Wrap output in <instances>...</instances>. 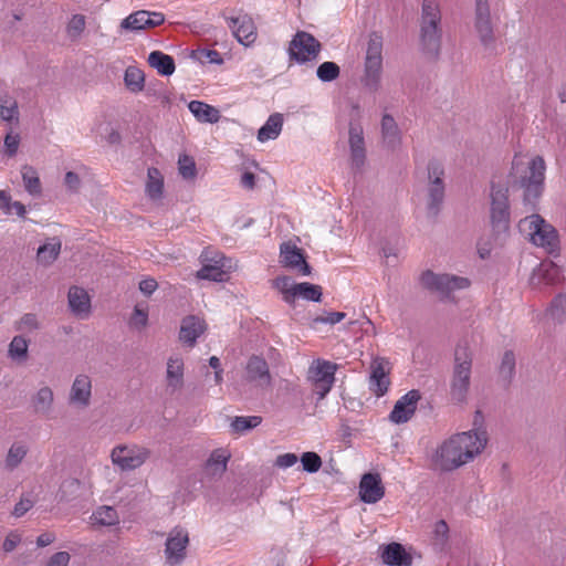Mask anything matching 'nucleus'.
<instances>
[{
	"instance_id": "obj_1",
	"label": "nucleus",
	"mask_w": 566,
	"mask_h": 566,
	"mask_svg": "<svg viewBox=\"0 0 566 566\" xmlns=\"http://www.w3.org/2000/svg\"><path fill=\"white\" fill-rule=\"evenodd\" d=\"M488 442L486 432L467 431L451 436L436 450L432 462L441 471L455 470L480 454Z\"/></svg>"
},
{
	"instance_id": "obj_2",
	"label": "nucleus",
	"mask_w": 566,
	"mask_h": 566,
	"mask_svg": "<svg viewBox=\"0 0 566 566\" xmlns=\"http://www.w3.org/2000/svg\"><path fill=\"white\" fill-rule=\"evenodd\" d=\"M518 229L534 245L553 254L559 249L558 234L555 228L539 214H531L518 222Z\"/></svg>"
},
{
	"instance_id": "obj_3",
	"label": "nucleus",
	"mask_w": 566,
	"mask_h": 566,
	"mask_svg": "<svg viewBox=\"0 0 566 566\" xmlns=\"http://www.w3.org/2000/svg\"><path fill=\"white\" fill-rule=\"evenodd\" d=\"M441 13L437 0H423L420 21V42L422 50L437 55L441 43Z\"/></svg>"
},
{
	"instance_id": "obj_4",
	"label": "nucleus",
	"mask_w": 566,
	"mask_h": 566,
	"mask_svg": "<svg viewBox=\"0 0 566 566\" xmlns=\"http://www.w3.org/2000/svg\"><path fill=\"white\" fill-rule=\"evenodd\" d=\"M472 355L467 346H458L450 380V397L457 403L467 401L471 381Z\"/></svg>"
},
{
	"instance_id": "obj_5",
	"label": "nucleus",
	"mask_w": 566,
	"mask_h": 566,
	"mask_svg": "<svg viewBox=\"0 0 566 566\" xmlns=\"http://www.w3.org/2000/svg\"><path fill=\"white\" fill-rule=\"evenodd\" d=\"M382 74V39L374 33L370 35L364 63L361 76L363 86L369 92H377L381 86Z\"/></svg>"
},
{
	"instance_id": "obj_6",
	"label": "nucleus",
	"mask_w": 566,
	"mask_h": 566,
	"mask_svg": "<svg viewBox=\"0 0 566 566\" xmlns=\"http://www.w3.org/2000/svg\"><path fill=\"white\" fill-rule=\"evenodd\" d=\"M428 186L426 195V207L428 214L436 217L444 199V168L438 160H431L427 167Z\"/></svg>"
},
{
	"instance_id": "obj_7",
	"label": "nucleus",
	"mask_w": 566,
	"mask_h": 566,
	"mask_svg": "<svg viewBox=\"0 0 566 566\" xmlns=\"http://www.w3.org/2000/svg\"><path fill=\"white\" fill-rule=\"evenodd\" d=\"M150 450L139 444L116 446L111 453L114 465L123 471H133L140 468L150 457Z\"/></svg>"
},
{
	"instance_id": "obj_8",
	"label": "nucleus",
	"mask_w": 566,
	"mask_h": 566,
	"mask_svg": "<svg viewBox=\"0 0 566 566\" xmlns=\"http://www.w3.org/2000/svg\"><path fill=\"white\" fill-rule=\"evenodd\" d=\"M420 281L426 289L437 292L443 297H448L451 293L470 286V281L467 277L452 274H436L431 271L422 273Z\"/></svg>"
},
{
	"instance_id": "obj_9",
	"label": "nucleus",
	"mask_w": 566,
	"mask_h": 566,
	"mask_svg": "<svg viewBox=\"0 0 566 566\" xmlns=\"http://www.w3.org/2000/svg\"><path fill=\"white\" fill-rule=\"evenodd\" d=\"M273 379L265 359L250 357V398L262 399L272 390Z\"/></svg>"
},
{
	"instance_id": "obj_10",
	"label": "nucleus",
	"mask_w": 566,
	"mask_h": 566,
	"mask_svg": "<svg viewBox=\"0 0 566 566\" xmlns=\"http://www.w3.org/2000/svg\"><path fill=\"white\" fill-rule=\"evenodd\" d=\"M321 49V43L311 33L298 31L290 42L289 56L303 64L316 60Z\"/></svg>"
},
{
	"instance_id": "obj_11",
	"label": "nucleus",
	"mask_w": 566,
	"mask_h": 566,
	"mask_svg": "<svg viewBox=\"0 0 566 566\" xmlns=\"http://www.w3.org/2000/svg\"><path fill=\"white\" fill-rule=\"evenodd\" d=\"M189 544L188 532L180 526L169 531L165 543V559L169 566H179L186 558Z\"/></svg>"
},
{
	"instance_id": "obj_12",
	"label": "nucleus",
	"mask_w": 566,
	"mask_h": 566,
	"mask_svg": "<svg viewBox=\"0 0 566 566\" xmlns=\"http://www.w3.org/2000/svg\"><path fill=\"white\" fill-rule=\"evenodd\" d=\"M491 222L493 229L506 231L510 222L507 189L493 185L491 188Z\"/></svg>"
},
{
	"instance_id": "obj_13",
	"label": "nucleus",
	"mask_w": 566,
	"mask_h": 566,
	"mask_svg": "<svg viewBox=\"0 0 566 566\" xmlns=\"http://www.w3.org/2000/svg\"><path fill=\"white\" fill-rule=\"evenodd\" d=\"M546 165L541 156L534 157L528 166V176L522 178L521 184L525 188L524 200L528 203H533L541 195L543 190V184L545 179Z\"/></svg>"
},
{
	"instance_id": "obj_14",
	"label": "nucleus",
	"mask_w": 566,
	"mask_h": 566,
	"mask_svg": "<svg viewBox=\"0 0 566 566\" xmlns=\"http://www.w3.org/2000/svg\"><path fill=\"white\" fill-rule=\"evenodd\" d=\"M474 27L482 45L486 50L493 49L495 36L488 0H475Z\"/></svg>"
},
{
	"instance_id": "obj_15",
	"label": "nucleus",
	"mask_w": 566,
	"mask_h": 566,
	"mask_svg": "<svg viewBox=\"0 0 566 566\" xmlns=\"http://www.w3.org/2000/svg\"><path fill=\"white\" fill-rule=\"evenodd\" d=\"M562 280L560 268L552 261H543L533 270L528 283L532 289L542 291L547 286L559 284Z\"/></svg>"
},
{
	"instance_id": "obj_16",
	"label": "nucleus",
	"mask_w": 566,
	"mask_h": 566,
	"mask_svg": "<svg viewBox=\"0 0 566 566\" xmlns=\"http://www.w3.org/2000/svg\"><path fill=\"white\" fill-rule=\"evenodd\" d=\"M165 15L161 12L139 10L130 13L120 22V28L128 31H140L163 24Z\"/></svg>"
},
{
	"instance_id": "obj_17",
	"label": "nucleus",
	"mask_w": 566,
	"mask_h": 566,
	"mask_svg": "<svg viewBox=\"0 0 566 566\" xmlns=\"http://www.w3.org/2000/svg\"><path fill=\"white\" fill-rule=\"evenodd\" d=\"M336 365L326 360H317L308 369V377L324 397L332 388L335 380Z\"/></svg>"
},
{
	"instance_id": "obj_18",
	"label": "nucleus",
	"mask_w": 566,
	"mask_h": 566,
	"mask_svg": "<svg viewBox=\"0 0 566 566\" xmlns=\"http://www.w3.org/2000/svg\"><path fill=\"white\" fill-rule=\"evenodd\" d=\"M390 366L385 358L377 357L370 364L369 389L377 396H384L390 386Z\"/></svg>"
},
{
	"instance_id": "obj_19",
	"label": "nucleus",
	"mask_w": 566,
	"mask_h": 566,
	"mask_svg": "<svg viewBox=\"0 0 566 566\" xmlns=\"http://www.w3.org/2000/svg\"><path fill=\"white\" fill-rule=\"evenodd\" d=\"M280 262L283 266L296 271L301 275H310L311 266L306 262L300 248L291 242H284L280 247Z\"/></svg>"
},
{
	"instance_id": "obj_20",
	"label": "nucleus",
	"mask_w": 566,
	"mask_h": 566,
	"mask_svg": "<svg viewBox=\"0 0 566 566\" xmlns=\"http://www.w3.org/2000/svg\"><path fill=\"white\" fill-rule=\"evenodd\" d=\"M211 252L203 251L200 255L202 268L197 272V277L200 280H209L214 282H222L226 279L224 271V258L214 253L213 256H210Z\"/></svg>"
},
{
	"instance_id": "obj_21",
	"label": "nucleus",
	"mask_w": 566,
	"mask_h": 566,
	"mask_svg": "<svg viewBox=\"0 0 566 566\" xmlns=\"http://www.w3.org/2000/svg\"><path fill=\"white\" fill-rule=\"evenodd\" d=\"M421 396L418 390H410L395 403L389 420L396 424L405 423L411 419L417 410V403Z\"/></svg>"
},
{
	"instance_id": "obj_22",
	"label": "nucleus",
	"mask_w": 566,
	"mask_h": 566,
	"mask_svg": "<svg viewBox=\"0 0 566 566\" xmlns=\"http://www.w3.org/2000/svg\"><path fill=\"white\" fill-rule=\"evenodd\" d=\"M230 458L231 452L227 448H218L213 450L205 463L202 470L203 479L209 481L220 479L227 470Z\"/></svg>"
},
{
	"instance_id": "obj_23",
	"label": "nucleus",
	"mask_w": 566,
	"mask_h": 566,
	"mask_svg": "<svg viewBox=\"0 0 566 566\" xmlns=\"http://www.w3.org/2000/svg\"><path fill=\"white\" fill-rule=\"evenodd\" d=\"M165 381L166 390L171 395L182 389L185 385V364L180 356L174 355L167 359Z\"/></svg>"
},
{
	"instance_id": "obj_24",
	"label": "nucleus",
	"mask_w": 566,
	"mask_h": 566,
	"mask_svg": "<svg viewBox=\"0 0 566 566\" xmlns=\"http://www.w3.org/2000/svg\"><path fill=\"white\" fill-rule=\"evenodd\" d=\"M380 135L382 147L388 150H397L402 143L401 130L395 118L385 113L380 120Z\"/></svg>"
},
{
	"instance_id": "obj_25",
	"label": "nucleus",
	"mask_w": 566,
	"mask_h": 566,
	"mask_svg": "<svg viewBox=\"0 0 566 566\" xmlns=\"http://www.w3.org/2000/svg\"><path fill=\"white\" fill-rule=\"evenodd\" d=\"M350 165L356 171H361L366 164V149L363 129L359 126L349 128Z\"/></svg>"
},
{
	"instance_id": "obj_26",
	"label": "nucleus",
	"mask_w": 566,
	"mask_h": 566,
	"mask_svg": "<svg viewBox=\"0 0 566 566\" xmlns=\"http://www.w3.org/2000/svg\"><path fill=\"white\" fill-rule=\"evenodd\" d=\"M92 381L87 375H77L71 386L69 401L78 408H86L91 402Z\"/></svg>"
},
{
	"instance_id": "obj_27",
	"label": "nucleus",
	"mask_w": 566,
	"mask_h": 566,
	"mask_svg": "<svg viewBox=\"0 0 566 566\" xmlns=\"http://www.w3.org/2000/svg\"><path fill=\"white\" fill-rule=\"evenodd\" d=\"M385 490L378 474L366 473L359 483V496L365 503H376L384 497Z\"/></svg>"
},
{
	"instance_id": "obj_28",
	"label": "nucleus",
	"mask_w": 566,
	"mask_h": 566,
	"mask_svg": "<svg viewBox=\"0 0 566 566\" xmlns=\"http://www.w3.org/2000/svg\"><path fill=\"white\" fill-rule=\"evenodd\" d=\"M205 331L206 323L203 319L195 315L187 316L181 322L179 339L192 347Z\"/></svg>"
},
{
	"instance_id": "obj_29",
	"label": "nucleus",
	"mask_w": 566,
	"mask_h": 566,
	"mask_svg": "<svg viewBox=\"0 0 566 566\" xmlns=\"http://www.w3.org/2000/svg\"><path fill=\"white\" fill-rule=\"evenodd\" d=\"M71 312L78 318H87L91 313V300L87 292L78 286H72L67 294Z\"/></svg>"
},
{
	"instance_id": "obj_30",
	"label": "nucleus",
	"mask_w": 566,
	"mask_h": 566,
	"mask_svg": "<svg viewBox=\"0 0 566 566\" xmlns=\"http://www.w3.org/2000/svg\"><path fill=\"white\" fill-rule=\"evenodd\" d=\"M381 557L384 563L390 566H410L412 563L410 554L398 543L387 545L382 551Z\"/></svg>"
},
{
	"instance_id": "obj_31",
	"label": "nucleus",
	"mask_w": 566,
	"mask_h": 566,
	"mask_svg": "<svg viewBox=\"0 0 566 566\" xmlns=\"http://www.w3.org/2000/svg\"><path fill=\"white\" fill-rule=\"evenodd\" d=\"M283 127V116L280 113L272 114L258 132V140L265 143L279 137Z\"/></svg>"
},
{
	"instance_id": "obj_32",
	"label": "nucleus",
	"mask_w": 566,
	"mask_h": 566,
	"mask_svg": "<svg viewBox=\"0 0 566 566\" xmlns=\"http://www.w3.org/2000/svg\"><path fill=\"white\" fill-rule=\"evenodd\" d=\"M192 115L202 123H217L220 118V113L213 106L206 104L201 101H191L188 105Z\"/></svg>"
},
{
	"instance_id": "obj_33",
	"label": "nucleus",
	"mask_w": 566,
	"mask_h": 566,
	"mask_svg": "<svg viewBox=\"0 0 566 566\" xmlns=\"http://www.w3.org/2000/svg\"><path fill=\"white\" fill-rule=\"evenodd\" d=\"M62 242L59 238H51L39 247L36 259L43 265L52 264L61 252Z\"/></svg>"
},
{
	"instance_id": "obj_34",
	"label": "nucleus",
	"mask_w": 566,
	"mask_h": 566,
	"mask_svg": "<svg viewBox=\"0 0 566 566\" xmlns=\"http://www.w3.org/2000/svg\"><path fill=\"white\" fill-rule=\"evenodd\" d=\"M148 64L164 76L171 75L176 69L174 59L161 51H153L148 55Z\"/></svg>"
},
{
	"instance_id": "obj_35",
	"label": "nucleus",
	"mask_w": 566,
	"mask_h": 566,
	"mask_svg": "<svg viewBox=\"0 0 566 566\" xmlns=\"http://www.w3.org/2000/svg\"><path fill=\"white\" fill-rule=\"evenodd\" d=\"M145 190L146 195L151 200H158L163 197L164 179L160 171L157 168H148Z\"/></svg>"
},
{
	"instance_id": "obj_36",
	"label": "nucleus",
	"mask_w": 566,
	"mask_h": 566,
	"mask_svg": "<svg viewBox=\"0 0 566 566\" xmlns=\"http://www.w3.org/2000/svg\"><path fill=\"white\" fill-rule=\"evenodd\" d=\"M0 117L3 122H18L19 108L17 99L8 93L0 95Z\"/></svg>"
},
{
	"instance_id": "obj_37",
	"label": "nucleus",
	"mask_w": 566,
	"mask_h": 566,
	"mask_svg": "<svg viewBox=\"0 0 566 566\" xmlns=\"http://www.w3.org/2000/svg\"><path fill=\"white\" fill-rule=\"evenodd\" d=\"M54 400L53 391L50 387L40 388L33 397V406L38 413L49 415L52 410Z\"/></svg>"
},
{
	"instance_id": "obj_38",
	"label": "nucleus",
	"mask_w": 566,
	"mask_h": 566,
	"mask_svg": "<svg viewBox=\"0 0 566 566\" xmlns=\"http://www.w3.org/2000/svg\"><path fill=\"white\" fill-rule=\"evenodd\" d=\"M124 82L132 93L142 92L145 86L144 72L136 66H128L124 74Z\"/></svg>"
},
{
	"instance_id": "obj_39",
	"label": "nucleus",
	"mask_w": 566,
	"mask_h": 566,
	"mask_svg": "<svg viewBox=\"0 0 566 566\" xmlns=\"http://www.w3.org/2000/svg\"><path fill=\"white\" fill-rule=\"evenodd\" d=\"M93 524L101 526H113L118 523L117 511L112 506H101L91 516Z\"/></svg>"
},
{
	"instance_id": "obj_40",
	"label": "nucleus",
	"mask_w": 566,
	"mask_h": 566,
	"mask_svg": "<svg viewBox=\"0 0 566 566\" xmlns=\"http://www.w3.org/2000/svg\"><path fill=\"white\" fill-rule=\"evenodd\" d=\"M29 343L23 336H14L9 344L8 356L15 361H23L28 357Z\"/></svg>"
},
{
	"instance_id": "obj_41",
	"label": "nucleus",
	"mask_w": 566,
	"mask_h": 566,
	"mask_svg": "<svg viewBox=\"0 0 566 566\" xmlns=\"http://www.w3.org/2000/svg\"><path fill=\"white\" fill-rule=\"evenodd\" d=\"M322 287L308 282L297 283L295 286V300L297 297L312 302H321Z\"/></svg>"
},
{
	"instance_id": "obj_42",
	"label": "nucleus",
	"mask_w": 566,
	"mask_h": 566,
	"mask_svg": "<svg viewBox=\"0 0 566 566\" xmlns=\"http://www.w3.org/2000/svg\"><path fill=\"white\" fill-rule=\"evenodd\" d=\"M296 285L297 283L293 282L289 276H279L274 280V287L282 293L283 301L287 304H293L295 302Z\"/></svg>"
},
{
	"instance_id": "obj_43",
	"label": "nucleus",
	"mask_w": 566,
	"mask_h": 566,
	"mask_svg": "<svg viewBox=\"0 0 566 566\" xmlns=\"http://www.w3.org/2000/svg\"><path fill=\"white\" fill-rule=\"evenodd\" d=\"M22 179L24 188L30 195L38 196L41 193V182L34 168L24 166L22 168Z\"/></svg>"
},
{
	"instance_id": "obj_44",
	"label": "nucleus",
	"mask_w": 566,
	"mask_h": 566,
	"mask_svg": "<svg viewBox=\"0 0 566 566\" xmlns=\"http://www.w3.org/2000/svg\"><path fill=\"white\" fill-rule=\"evenodd\" d=\"M515 355L512 350H506L503 356L499 367V374L501 379L506 382H511L515 375Z\"/></svg>"
},
{
	"instance_id": "obj_45",
	"label": "nucleus",
	"mask_w": 566,
	"mask_h": 566,
	"mask_svg": "<svg viewBox=\"0 0 566 566\" xmlns=\"http://www.w3.org/2000/svg\"><path fill=\"white\" fill-rule=\"evenodd\" d=\"M28 449L24 444L19 442L13 443L6 458V468L9 470L15 469L25 458Z\"/></svg>"
},
{
	"instance_id": "obj_46",
	"label": "nucleus",
	"mask_w": 566,
	"mask_h": 566,
	"mask_svg": "<svg viewBox=\"0 0 566 566\" xmlns=\"http://www.w3.org/2000/svg\"><path fill=\"white\" fill-rule=\"evenodd\" d=\"M340 70L335 62H323L316 70V75L322 82H332L339 76Z\"/></svg>"
},
{
	"instance_id": "obj_47",
	"label": "nucleus",
	"mask_w": 566,
	"mask_h": 566,
	"mask_svg": "<svg viewBox=\"0 0 566 566\" xmlns=\"http://www.w3.org/2000/svg\"><path fill=\"white\" fill-rule=\"evenodd\" d=\"M178 170L184 179L191 180L197 175L196 163L188 155H180L178 159Z\"/></svg>"
},
{
	"instance_id": "obj_48",
	"label": "nucleus",
	"mask_w": 566,
	"mask_h": 566,
	"mask_svg": "<svg viewBox=\"0 0 566 566\" xmlns=\"http://www.w3.org/2000/svg\"><path fill=\"white\" fill-rule=\"evenodd\" d=\"M549 314L551 316L559 322H563L566 319V294H559L557 295L549 307Z\"/></svg>"
},
{
	"instance_id": "obj_49",
	"label": "nucleus",
	"mask_w": 566,
	"mask_h": 566,
	"mask_svg": "<svg viewBox=\"0 0 566 566\" xmlns=\"http://www.w3.org/2000/svg\"><path fill=\"white\" fill-rule=\"evenodd\" d=\"M301 463L303 465V470L310 473H315L322 467V459L317 453L308 451L302 454Z\"/></svg>"
},
{
	"instance_id": "obj_50",
	"label": "nucleus",
	"mask_w": 566,
	"mask_h": 566,
	"mask_svg": "<svg viewBox=\"0 0 566 566\" xmlns=\"http://www.w3.org/2000/svg\"><path fill=\"white\" fill-rule=\"evenodd\" d=\"M130 326L136 329H142L147 326L148 323V311L147 306H142L140 304H137L134 307L133 315L130 317Z\"/></svg>"
},
{
	"instance_id": "obj_51",
	"label": "nucleus",
	"mask_w": 566,
	"mask_h": 566,
	"mask_svg": "<svg viewBox=\"0 0 566 566\" xmlns=\"http://www.w3.org/2000/svg\"><path fill=\"white\" fill-rule=\"evenodd\" d=\"M229 27L232 30L233 35L243 45L248 46V29L244 27V21L240 23L239 18H231L229 20Z\"/></svg>"
},
{
	"instance_id": "obj_52",
	"label": "nucleus",
	"mask_w": 566,
	"mask_h": 566,
	"mask_svg": "<svg viewBox=\"0 0 566 566\" xmlns=\"http://www.w3.org/2000/svg\"><path fill=\"white\" fill-rule=\"evenodd\" d=\"M85 17L83 14H74L67 24V34L72 39H77L85 29Z\"/></svg>"
},
{
	"instance_id": "obj_53",
	"label": "nucleus",
	"mask_w": 566,
	"mask_h": 566,
	"mask_svg": "<svg viewBox=\"0 0 566 566\" xmlns=\"http://www.w3.org/2000/svg\"><path fill=\"white\" fill-rule=\"evenodd\" d=\"M346 316L343 312H326L324 315L316 316L312 321V325L316 326L317 324H329L335 325L344 319Z\"/></svg>"
},
{
	"instance_id": "obj_54",
	"label": "nucleus",
	"mask_w": 566,
	"mask_h": 566,
	"mask_svg": "<svg viewBox=\"0 0 566 566\" xmlns=\"http://www.w3.org/2000/svg\"><path fill=\"white\" fill-rule=\"evenodd\" d=\"M17 331H33L39 327L38 318L35 314L27 313L17 323Z\"/></svg>"
},
{
	"instance_id": "obj_55",
	"label": "nucleus",
	"mask_w": 566,
	"mask_h": 566,
	"mask_svg": "<svg viewBox=\"0 0 566 566\" xmlns=\"http://www.w3.org/2000/svg\"><path fill=\"white\" fill-rule=\"evenodd\" d=\"M20 137L18 134L9 132L4 137V151L9 157L15 156L19 149Z\"/></svg>"
},
{
	"instance_id": "obj_56",
	"label": "nucleus",
	"mask_w": 566,
	"mask_h": 566,
	"mask_svg": "<svg viewBox=\"0 0 566 566\" xmlns=\"http://www.w3.org/2000/svg\"><path fill=\"white\" fill-rule=\"evenodd\" d=\"M34 505V501L28 496H23L20 501L14 505L12 514L15 517L23 516L28 511H30Z\"/></svg>"
},
{
	"instance_id": "obj_57",
	"label": "nucleus",
	"mask_w": 566,
	"mask_h": 566,
	"mask_svg": "<svg viewBox=\"0 0 566 566\" xmlns=\"http://www.w3.org/2000/svg\"><path fill=\"white\" fill-rule=\"evenodd\" d=\"M448 533H449V526L448 524L446 523V521L441 520V521H438L436 524H434V530H433V534L436 536V539L440 543V544H443L447 538H448Z\"/></svg>"
},
{
	"instance_id": "obj_58",
	"label": "nucleus",
	"mask_w": 566,
	"mask_h": 566,
	"mask_svg": "<svg viewBox=\"0 0 566 566\" xmlns=\"http://www.w3.org/2000/svg\"><path fill=\"white\" fill-rule=\"evenodd\" d=\"M70 559L71 556L67 552H57L50 557L46 566H67Z\"/></svg>"
},
{
	"instance_id": "obj_59",
	"label": "nucleus",
	"mask_w": 566,
	"mask_h": 566,
	"mask_svg": "<svg viewBox=\"0 0 566 566\" xmlns=\"http://www.w3.org/2000/svg\"><path fill=\"white\" fill-rule=\"evenodd\" d=\"M297 457L294 453H284L276 458L275 464L279 468L287 469L293 467L297 462Z\"/></svg>"
},
{
	"instance_id": "obj_60",
	"label": "nucleus",
	"mask_w": 566,
	"mask_h": 566,
	"mask_svg": "<svg viewBox=\"0 0 566 566\" xmlns=\"http://www.w3.org/2000/svg\"><path fill=\"white\" fill-rule=\"evenodd\" d=\"M21 537L19 534L11 532L3 541L2 548L6 553H10L20 544Z\"/></svg>"
},
{
	"instance_id": "obj_61",
	"label": "nucleus",
	"mask_w": 566,
	"mask_h": 566,
	"mask_svg": "<svg viewBox=\"0 0 566 566\" xmlns=\"http://www.w3.org/2000/svg\"><path fill=\"white\" fill-rule=\"evenodd\" d=\"M64 184L70 191L76 192L81 186V179L77 174L67 171L64 177Z\"/></svg>"
},
{
	"instance_id": "obj_62",
	"label": "nucleus",
	"mask_w": 566,
	"mask_h": 566,
	"mask_svg": "<svg viewBox=\"0 0 566 566\" xmlns=\"http://www.w3.org/2000/svg\"><path fill=\"white\" fill-rule=\"evenodd\" d=\"M158 287V284L155 279L148 277L144 279L139 282V290L143 294L149 296L151 295Z\"/></svg>"
},
{
	"instance_id": "obj_63",
	"label": "nucleus",
	"mask_w": 566,
	"mask_h": 566,
	"mask_svg": "<svg viewBox=\"0 0 566 566\" xmlns=\"http://www.w3.org/2000/svg\"><path fill=\"white\" fill-rule=\"evenodd\" d=\"M233 432H244L248 430V417H235L231 422Z\"/></svg>"
},
{
	"instance_id": "obj_64",
	"label": "nucleus",
	"mask_w": 566,
	"mask_h": 566,
	"mask_svg": "<svg viewBox=\"0 0 566 566\" xmlns=\"http://www.w3.org/2000/svg\"><path fill=\"white\" fill-rule=\"evenodd\" d=\"M11 203L10 195L4 190H0V209L7 214H11Z\"/></svg>"
}]
</instances>
